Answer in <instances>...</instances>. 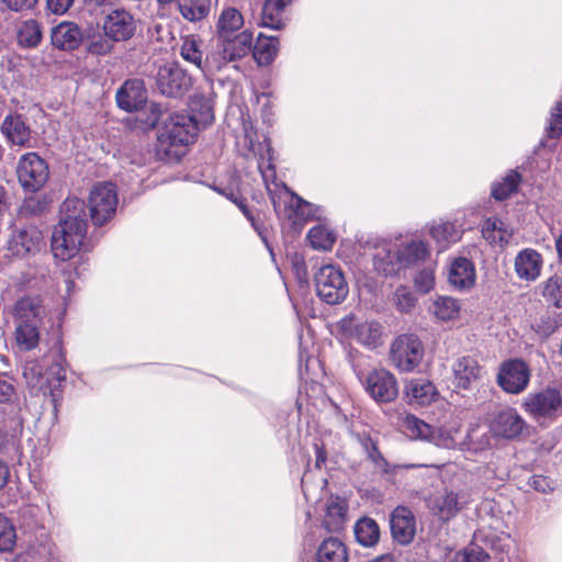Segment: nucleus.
I'll return each instance as SVG.
<instances>
[{"instance_id": "obj_59", "label": "nucleus", "mask_w": 562, "mask_h": 562, "mask_svg": "<svg viewBox=\"0 0 562 562\" xmlns=\"http://www.w3.org/2000/svg\"><path fill=\"white\" fill-rule=\"evenodd\" d=\"M488 554L479 546L467 548L462 554L463 562H487Z\"/></svg>"}, {"instance_id": "obj_28", "label": "nucleus", "mask_w": 562, "mask_h": 562, "mask_svg": "<svg viewBox=\"0 0 562 562\" xmlns=\"http://www.w3.org/2000/svg\"><path fill=\"white\" fill-rule=\"evenodd\" d=\"M406 396L414 405L427 406L438 396L436 386L425 379H413L406 384Z\"/></svg>"}, {"instance_id": "obj_31", "label": "nucleus", "mask_w": 562, "mask_h": 562, "mask_svg": "<svg viewBox=\"0 0 562 562\" xmlns=\"http://www.w3.org/2000/svg\"><path fill=\"white\" fill-rule=\"evenodd\" d=\"M347 504L339 497H330L326 502L323 526L328 532L341 530L346 522Z\"/></svg>"}, {"instance_id": "obj_36", "label": "nucleus", "mask_w": 562, "mask_h": 562, "mask_svg": "<svg viewBox=\"0 0 562 562\" xmlns=\"http://www.w3.org/2000/svg\"><path fill=\"white\" fill-rule=\"evenodd\" d=\"M482 234L491 244L504 246L509 243L513 229L502 220L488 217L483 224Z\"/></svg>"}, {"instance_id": "obj_46", "label": "nucleus", "mask_w": 562, "mask_h": 562, "mask_svg": "<svg viewBox=\"0 0 562 562\" xmlns=\"http://www.w3.org/2000/svg\"><path fill=\"white\" fill-rule=\"evenodd\" d=\"M311 246L316 250H330L335 244V234L324 225L312 227L307 234Z\"/></svg>"}, {"instance_id": "obj_42", "label": "nucleus", "mask_w": 562, "mask_h": 562, "mask_svg": "<svg viewBox=\"0 0 562 562\" xmlns=\"http://www.w3.org/2000/svg\"><path fill=\"white\" fill-rule=\"evenodd\" d=\"M459 425L439 427L434 429L430 442L443 449H459L462 442Z\"/></svg>"}, {"instance_id": "obj_49", "label": "nucleus", "mask_w": 562, "mask_h": 562, "mask_svg": "<svg viewBox=\"0 0 562 562\" xmlns=\"http://www.w3.org/2000/svg\"><path fill=\"white\" fill-rule=\"evenodd\" d=\"M392 301L401 313H409L416 305L417 299L406 285H400L393 293Z\"/></svg>"}, {"instance_id": "obj_41", "label": "nucleus", "mask_w": 562, "mask_h": 562, "mask_svg": "<svg viewBox=\"0 0 562 562\" xmlns=\"http://www.w3.org/2000/svg\"><path fill=\"white\" fill-rule=\"evenodd\" d=\"M40 327L32 324L14 323L15 344L22 351H30L37 347L40 341Z\"/></svg>"}, {"instance_id": "obj_29", "label": "nucleus", "mask_w": 562, "mask_h": 562, "mask_svg": "<svg viewBox=\"0 0 562 562\" xmlns=\"http://www.w3.org/2000/svg\"><path fill=\"white\" fill-rule=\"evenodd\" d=\"M202 41L194 35H187L181 38L180 56L188 63L194 65L203 74L213 75V70H210L206 66V56L203 57L201 49Z\"/></svg>"}, {"instance_id": "obj_19", "label": "nucleus", "mask_w": 562, "mask_h": 562, "mask_svg": "<svg viewBox=\"0 0 562 562\" xmlns=\"http://www.w3.org/2000/svg\"><path fill=\"white\" fill-rule=\"evenodd\" d=\"M397 245L384 243L375 247L372 263L376 273L383 277L397 274L402 269Z\"/></svg>"}, {"instance_id": "obj_39", "label": "nucleus", "mask_w": 562, "mask_h": 562, "mask_svg": "<svg viewBox=\"0 0 562 562\" xmlns=\"http://www.w3.org/2000/svg\"><path fill=\"white\" fill-rule=\"evenodd\" d=\"M461 311V303L452 296H437L430 307L432 315L441 321L449 322L458 318Z\"/></svg>"}, {"instance_id": "obj_27", "label": "nucleus", "mask_w": 562, "mask_h": 562, "mask_svg": "<svg viewBox=\"0 0 562 562\" xmlns=\"http://www.w3.org/2000/svg\"><path fill=\"white\" fill-rule=\"evenodd\" d=\"M244 23V16L237 8L225 5L217 15L214 35H237L243 32Z\"/></svg>"}, {"instance_id": "obj_44", "label": "nucleus", "mask_w": 562, "mask_h": 562, "mask_svg": "<svg viewBox=\"0 0 562 562\" xmlns=\"http://www.w3.org/2000/svg\"><path fill=\"white\" fill-rule=\"evenodd\" d=\"M43 37V32L40 23L35 20H26L22 22L18 31V42L22 47L33 48L36 47Z\"/></svg>"}, {"instance_id": "obj_47", "label": "nucleus", "mask_w": 562, "mask_h": 562, "mask_svg": "<svg viewBox=\"0 0 562 562\" xmlns=\"http://www.w3.org/2000/svg\"><path fill=\"white\" fill-rule=\"evenodd\" d=\"M520 176L516 171H510L502 180L493 186L492 195L495 200L503 201L517 190Z\"/></svg>"}, {"instance_id": "obj_24", "label": "nucleus", "mask_w": 562, "mask_h": 562, "mask_svg": "<svg viewBox=\"0 0 562 562\" xmlns=\"http://www.w3.org/2000/svg\"><path fill=\"white\" fill-rule=\"evenodd\" d=\"M448 281L456 290L471 289L475 283L474 265L464 257L454 258L449 266Z\"/></svg>"}, {"instance_id": "obj_30", "label": "nucleus", "mask_w": 562, "mask_h": 562, "mask_svg": "<svg viewBox=\"0 0 562 562\" xmlns=\"http://www.w3.org/2000/svg\"><path fill=\"white\" fill-rule=\"evenodd\" d=\"M429 235L435 240L438 250L443 251L450 245L461 239L462 232L452 222H434L428 228Z\"/></svg>"}, {"instance_id": "obj_53", "label": "nucleus", "mask_w": 562, "mask_h": 562, "mask_svg": "<svg viewBox=\"0 0 562 562\" xmlns=\"http://www.w3.org/2000/svg\"><path fill=\"white\" fill-rule=\"evenodd\" d=\"M405 424L413 437L430 442L435 429L432 426L415 416H407Z\"/></svg>"}, {"instance_id": "obj_62", "label": "nucleus", "mask_w": 562, "mask_h": 562, "mask_svg": "<svg viewBox=\"0 0 562 562\" xmlns=\"http://www.w3.org/2000/svg\"><path fill=\"white\" fill-rule=\"evenodd\" d=\"M72 3L74 0H46L47 9L58 15L66 13Z\"/></svg>"}, {"instance_id": "obj_12", "label": "nucleus", "mask_w": 562, "mask_h": 562, "mask_svg": "<svg viewBox=\"0 0 562 562\" xmlns=\"http://www.w3.org/2000/svg\"><path fill=\"white\" fill-rule=\"evenodd\" d=\"M468 503V496L463 491H454L448 486L426 498V505L431 514L445 521L456 517Z\"/></svg>"}, {"instance_id": "obj_15", "label": "nucleus", "mask_w": 562, "mask_h": 562, "mask_svg": "<svg viewBox=\"0 0 562 562\" xmlns=\"http://www.w3.org/2000/svg\"><path fill=\"white\" fill-rule=\"evenodd\" d=\"M191 86V76L177 64H165L157 70L156 87L166 97H182Z\"/></svg>"}, {"instance_id": "obj_56", "label": "nucleus", "mask_w": 562, "mask_h": 562, "mask_svg": "<svg viewBox=\"0 0 562 562\" xmlns=\"http://www.w3.org/2000/svg\"><path fill=\"white\" fill-rule=\"evenodd\" d=\"M111 42L113 41L108 38L105 35H97L90 41L88 45V52L95 56H104L109 54L113 48Z\"/></svg>"}, {"instance_id": "obj_11", "label": "nucleus", "mask_w": 562, "mask_h": 562, "mask_svg": "<svg viewBox=\"0 0 562 562\" xmlns=\"http://www.w3.org/2000/svg\"><path fill=\"white\" fill-rule=\"evenodd\" d=\"M338 328L345 338L353 339L368 349L382 345L383 327L376 321L359 322L353 316H346L338 323Z\"/></svg>"}, {"instance_id": "obj_63", "label": "nucleus", "mask_w": 562, "mask_h": 562, "mask_svg": "<svg viewBox=\"0 0 562 562\" xmlns=\"http://www.w3.org/2000/svg\"><path fill=\"white\" fill-rule=\"evenodd\" d=\"M314 448L316 452L315 467L321 469L327 461V452L322 445L314 443Z\"/></svg>"}, {"instance_id": "obj_16", "label": "nucleus", "mask_w": 562, "mask_h": 562, "mask_svg": "<svg viewBox=\"0 0 562 562\" xmlns=\"http://www.w3.org/2000/svg\"><path fill=\"white\" fill-rule=\"evenodd\" d=\"M136 27L135 18L123 8L112 9L103 18L104 35L113 42H124L132 38Z\"/></svg>"}, {"instance_id": "obj_35", "label": "nucleus", "mask_w": 562, "mask_h": 562, "mask_svg": "<svg viewBox=\"0 0 562 562\" xmlns=\"http://www.w3.org/2000/svg\"><path fill=\"white\" fill-rule=\"evenodd\" d=\"M23 378L31 390L50 393V380L45 376L43 364L36 360L26 361L23 367Z\"/></svg>"}, {"instance_id": "obj_5", "label": "nucleus", "mask_w": 562, "mask_h": 562, "mask_svg": "<svg viewBox=\"0 0 562 562\" xmlns=\"http://www.w3.org/2000/svg\"><path fill=\"white\" fill-rule=\"evenodd\" d=\"M314 281L318 297L327 304H340L349 293L345 273L339 266H322L315 273Z\"/></svg>"}, {"instance_id": "obj_34", "label": "nucleus", "mask_w": 562, "mask_h": 562, "mask_svg": "<svg viewBox=\"0 0 562 562\" xmlns=\"http://www.w3.org/2000/svg\"><path fill=\"white\" fill-rule=\"evenodd\" d=\"M492 436L490 431H481L477 426H472L462 438L460 451L470 454L486 451L492 447Z\"/></svg>"}, {"instance_id": "obj_61", "label": "nucleus", "mask_w": 562, "mask_h": 562, "mask_svg": "<svg viewBox=\"0 0 562 562\" xmlns=\"http://www.w3.org/2000/svg\"><path fill=\"white\" fill-rule=\"evenodd\" d=\"M165 109L158 103H151L148 109V115L145 120L147 126L154 128L164 115Z\"/></svg>"}, {"instance_id": "obj_18", "label": "nucleus", "mask_w": 562, "mask_h": 562, "mask_svg": "<svg viewBox=\"0 0 562 562\" xmlns=\"http://www.w3.org/2000/svg\"><path fill=\"white\" fill-rule=\"evenodd\" d=\"M390 527L393 539L400 544H408L416 533V520L413 512L397 506L391 514Z\"/></svg>"}, {"instance_id": "obj_52", "label": "nucleus", "mask_w": 562, "mask_h": 562, "mask_svg": "<svg viewBox=\"0 0 562 562\" xmlns=\"http://www.w3.org/2000/svg\"><path fill=\"white\" fill-rule=\"evenodd\" d=\"M16 541V532L12 522L0 514V552H10L13 550Z\"/></svg>"}, {"instance_id": "obj_14", "label": "nucleus", "mask_w": 562, "mask_h": 562, "mask_svg": "<svg viewBox=\"0 0 562 562\" xmlns=\"http://www.w3.org/2000/svg\"><path fill=\"white\" fill-rule=\"evenodd\" d=\"M44 246L42 231L32 224L14 226L8 243V249L13 256L20 258L33 256L40 252Z\"/></svg>"}, {"instance_id": "obj_60", "label": "nucleus", "mask_w": 562, "mask_h": 562, "mask_svg": "<svg viewBox=\"0 0 562 562\" xmlns=\"http://www.w3.org/2000/svg\"><path fill=\"white\" fill-rule=\"evenodd\" d=\"M38 0H1L3 5L10 11L22 12L33 9Z\"/></svg>"}, {"instance_id": "obj_13", "label": "nucleus", "mask_w": 562, "mask_h": 562, "mask_svg": "<svg viewBox=\"0 0 562 562\" xmlns=\"http://www.w3.org/2000/svg\"><path fill=\"white\" fill-rule=\"evenodd\" d=\"M16 173L24 190L36 192L48 180V165L36 153H26L19 160Z\"/></svg>"}, {"instance_id": "obj_37", "label": "nucleus", "mask_w": 562, "mask_h": 562, "mask_svg": "<svg viewBox=\"0 0 562 562\" xmlns=\"http://www.w3.org/2000/svg\"><path fill=\"white\" fill-rule=\"evenodd\" d=\"M177 9L180 15L188 22H200L211 11V0H177Z\"/></svg>"}, {"instance_id": "obj_26", "label": "nucleus", "mask_w": 562, "mask_h": 562, "mask_svg": "<svg viewBox=\"0 0 562 562\" xmlns=\"http://www.w3.org/2000/svg\"><path fill=\"white\" fill-rule=\"evenodd\" d=\"M1 131L14 145L31 147V130L20 114H9L1 124Z\"/></svg>"}, {"instance_id": "obj_2", "label": "nucleus", "mask_w": 562, "mask_h": 562, "mask_svg": "<svg viewBox=\"0 0 562 562\" xmlns=\"http://www.w3.org/2000/svg\"><path fill=\"white\" fill-rule=\"evenodd\" d=\"M214 119L213 109L209 100L201 103L199 115H189L184 113H173L164 122L158 135L161 145L167 146H187L193 143L200 125L205 127Z\"/></svg>"}, {"instance_id": "obj_51", "label": "nucleus", "mask_w": 562, "mask_h": 562, "mask_svg": "<svg viewBox=\"0 0 562 562\" xmlns=\"http://www.w3.org/2000/svg\"><path fill=\"white\" fill-rule=\"evenodd\" d=\"M544 299L558 308H562V278L559 276L550 277L542 289Z\"/></svg>"}, {"instance_id": "obj_1", "label": "nucleus", "mask_w": 562, "mask_h": 562, "mask_svg": "<svg viewBox=\"0 0 562 562\" xmlns=\"http://www.w3.org/2000/svg\"><path fill=\"white\" fill-rule=\"evenodd\" d=\"M60 212L64 217L53 231L50 248L55 258L66 261L79 252L87 235L85 202L78 198H67Z\"/></svg>"}, {"instance_id": "obj_3", "label": "nucleus", "mask_w": 562, "mask_h": 562, "mask_svg": "<svg viewBox=\"0 0 562 562\" xmlns=\"http://www.w3.org/2000/svg\"><path fill=\"white\" fill-rule=\"evenodd\" d=\"M252 49V33L244 30L237 35H214L206 52V66L216 74L229 64L238 69L237 61L241 60Z\"/></svg>"}, {"instance_id": "obj_40", "label": "nucleus", "mask_w": 562, "mask_h": 562, "mask_svg": "<svg viewBox=\"0 0 562 562\" xmlns=\"http://www.w3.org/2000/svg\"><path fill=\"white\" fill-rule=\"evenodd\" d=\"M45 362L52 361L50 366L46 369L45 376L50 380V392L56 387V383L60 384L66 379V371L64 367V355L59 344H56L49 356H45Z\"/></svg>"}, {"instance_id": "obj_6", "label": "nucleus", "mask_w": 562, "mask_h": 562, "mask_svg": "<svg viewBox=\"0 0 562 562\" xmlns=\"http://www.w3.org/2000/svg\"><path fill=\"white\" fill-rule=\"evenodd\" d=\"M355 372L364 387L366 392L376 403H391L398 395V385L395 376L385 369H373L369 372L358 370L353 364Z\"/></svg>"}, {"instance_id": "obj_25", "label": "nucleus", "mask_w": 562, "mask_h": 562, "mask_svg": "<svg viewBox=\"0 0 562 562\" xmlns=\"http://www.w3.org/2000/svg\"><path fill=\"white\" fill-rule=\"evenodd\" d=\"M52 44L64 50H72L80 46L83 32L74 22H61L52 31Z\"/></svg>"}, {"instance_id": "obj_50", "label": "nucleus", "mask_w": 562, "mask_h": 562, "mask_svg": "<svg viewBox=\"0 0 562 562\" xmlns=\"http://www.w3.org/2000/svg\"><path fill=\"white\" fill-rule=\"evenodd\" d=\"M435 269L436 263L429 262L425 268L416 273L414 278V285L418 292L427 294L435 288Z\"/></svg>"}, {"instance_id": "obj_21", "label": "nucleus", "mask_w": 562, "mask_h": 562, "mask_svg": "<svg viewBox=\"0 0 562 562\" xmlns=\"http://www.w3.org/2000/svg\"><path fill=\"white\" fill-rule=\"evenodd\" d=\"M117 106L126 112L139 110L147 100V91L143 81L127 80L116 92Z\"/></svg>"}, {"instance_id": "obj_7", "label": "nucleus", "mask_w": 562, "mask_h": 562, "mask_svg": "<svg viewBox=\"0 0 562 562\" xmlns=\"http://www.w3.org/2000/svg\"><path fill=\"white\" fill-rule=\"evenodd\" d=\"M525 412L536 422H552L562 415V395L557 389L529 393L524 402Z\"/></svg>"}, {"instance_id": "obj_10", "label": "nucleus", "mask_w": 562, "mask_h": 562, "mask_svg": "<svg viewBox=\"0 0 562 562\" xmlns=\"http://www.w3.org/2000/svg\"><path fill=\"white\" fill-rule=\"evenodd\" d=\"M117 207V193L111 182L95 184L89 196L91 221L101 226L115 214Z\"/></svg>"}, {"instance_id": "obj_58", "label": "nucleus", "mask_w": 562, "mask_h": 562, "mask_svg": "<svg viewBox=\"0 0 562 562\" xmlns=\"http://www.w3.org/2000/svg\"><path fill=\"white\" fill-rule=\"evenodd\" d=\"M528 485L537 492L549 493L554 490V483L547 476L532 475L528 480Z\"/></svg>"}, {"instance_id": "obj_64", "label": "nucleus", "mask_w": 562, "mask_h": 562, "mask_svg": "<svg viewBox=\"0 0 562 562\" xmlns=\"http://www.w3.org/2000/svg\"><path fill=\"white\" fill-rule=\"evenodd\" d=\"M436 469L440 470V474L443 477L449 476L450 474H454L458 471V465L456 463H446L441 465H434Z\"/></svg>"}, {"instance_id": "obj_32", "label": "nucleus", "mask_w": 562, "mask_h": 562, "mask_svg": "<svg viewBox=\"0 0 562 562\" xmlns=\"http://www.w3.org/2000/svg\"><path fill=\"white\" fill-rule=\"evenodd\" d=\"M403 269L426 261L430 256L428 245L423 240L413 239L397 245Z\"/></svg>"}, {"instance_id": "obj_57", "label": "nucleus", "mask_w": 562, "mask_h": 562, "mask_svg": "<svg viewBox=\"0 0 562 562\" xmlns=\"http://www.w3.org/2000/svg\"><path fill=\"white\" fill-rule=\"evenodd\" d=\"M15 394V389L12 379L3 373H0V403L10 402Z\"/></svg>"}, {"instance_id": "obj_55", "label": "nucleus", "mask_w": 562, "mask_h": 562, "mask_svg": "<svg viewBox=\"0 0 562 562\" xmlns=\"http://www.w3.org/2000/svg\"><path fill=\"white\" fill-rule=\"evenodd\" d=\"M546 132L551 138H557L562 134V100L551 109Z\"/></svg>"}, {"instance_id": "obj_23", "label": "nucleus", "mask_w": 562, "mask_h": 562, "mask_svg": "<svg viewBox=\"0 0 562 562\" xmlns=\"http://www.w3.org/2000/svg\"><path fill=\"white\" fill-rule=\"evenodd\" d=\"M45 310L38 296H23L13 308V323L32 324L41 327Z\"/></svg>"}, {"instance_id": "obj_45", "label": "nucleus", "mask_w": 562, "mask_h": 562, "mask_svg": "<svg viewBox=\"0 0 562 562\" xmlns=\"http://www.w3.org/2000/svg\"><path fill=\"white\" fill-rule=\"evenodd\" d=\"M279 42L273 36H259L254 46V57L259 65H269L278 54Z\"/></svg>"}, {"instance_id": "obj_43", "label": "nucleus", "mask_w": 562, "mask_h": 562, "mask_svg": "<svg viewBox=\"0 0 562 562\" xmlns=\"http://www.w3.org/2000/svg\"><path fill=\"white\" fill-rule=\"evenodd\" d=\"M356 540L363 547H373L380 538V529L372 518H361L355 525Z\"/></svg>"}, {"instance_id": "obj_33", "label": "nucleus", "mask_w": 562, "mask_h": 562, "mask_svg": "<svg viewBox=\"0 0 562 562\" xmlns=\"http://www.w3.org/2000/svg\"><path fill=\"white\" fill-rule=\"evenodd\" d=\"M292 0H266L261 12V25L272 30L284 26V10Z\"/></svg>"}, {"instance_id": "obj_20", "label": "nucleus", "mask_w": 562, "mask_h": 562, "mask_svg": "<svg viewBox=\"0 0 562 562\" xmlns=\"http://www.w3.org/2000/svg\"><path fill=\"white\" fill-rule=\"evenodd\" d=\"M453 382L456 387L461 390H470L479 382L484 374L483 367L469 356L457 359L452 366Z\"/></svg>"}, {"instance_id": "obj_4", "label": "nucleus", "mask_w": 562, "mask_h": 562, "mask_svg": "<svg viewBox=\"0 0 562 562\" xmlns=\"http://www.w3.org/2000/svg\"><path fill=\"white\" fill-rule=\"evenodd\" d=\"M258 169L261 173L262 180L270 194L271 202L276 212H281L282 207L290 209L301 217L308 216V212L305 209H310L311 205L302 198L289 190L284 184L276 183V168L269 157L267 160L261 158L258 162Z\"/></svg>"}, {"instance_id": "obj_48", "label": "nucleus", "mask_w": 562, "mask_h": 562, "mask_svg": "<svg viewBox=\"0 0 562 562\" xmlns=\"http://www.w3.org/2000/svg\"><path fill=\"white\" fill-rule=\"evenodd\" d=\"M368 457L374 463L375 469L381 471L384 474L391 475L396 473L400 469H411L416 468V464H395L391 465L379 451L378 447L374 443H371L370 448H368Z\"/></svg>"}, {"instance_id": "obj_54", "label": "nucleus", "mask_w": 562, "mask_h": 562, "mask_svg": "<svg viewBox=\"0 0 562 562\" xmlns=\"http://www.w3.org/2000/svg\"><path fill=\"white\" fill-rule=\"evenodd\" d=\"M218 192L221 194H224L226 198H228L231 201H233L238 206V209L243 212L245 217L250 222V224L254 227V229L261 237L262 241L266 245H268L267 238H266L263 229H262V226L257 222V220H256L255 215L252 214V212L247 207L244 199H240V198L236 196L233 192H231V193H227L225 191H218Z\"/></svg>"}, {"instance_id": "obj_9", "label": "nucleus", "mask_w": 562, "mask_h": 562, "mask_svg": "<svg viewBox=\"0 0 562 562\" xmlns=\"http://www.w3.org/2000/svg\"><path fill=\"white\" fill-rule=\"evenodd\" d=\"M531 370L528 363L519 358L502 362L496 376L497 385L507 394L522 393L529 385Z\"/></svg>"}, {"instance_id": "obj_38", "label": "nucleus", "mask_w": 562, "mask_h": 562, "mask_svg": "<svg viewBox=\"0 0 562 562\" xmlns=\"http://www.w3.org/2000/svg\"><path fill=\"white\" fill-rule=\"evenodd\" d=\"M316 559L317 562H347L346 546L338 538L329 537L318 547Z\"/></svg>"}, {"instance_id": "obj_17", "label": "nucleus", "mask_w": 562, "mask_h": 562, "mask_svg": "<svg viewBox=\"0 0 562 562\" xmlns=\"http://www.w3.org/2000/svg\"><path fill=\"white\" fill-rule=\"evenodd\" d=\"M527 424L513 407L495 412L490 420V432L493 437L512 440L519 437Z\"/></svg>"}, {"instance_id": "obj_8", "label": "nucleus", "mask_w": 562, "mask_h": 562, "mask_svg": "<svg viewBox=\"0 0 562 562\" xmlns=\"http://www.w3.org/2000/svg\"><path fill=\"white\" fill-rule=\"evenodd\" d=\"M424 358V345L413 334L398 336L391 347L392 363L403 372L416 369Z\"/></svg>"}, {"instance_id": "obj_22", "label": "nucleus", "mask_w": 562, "mask_h": 562, "mask_svg": "<svg viewBox=\"0 0 562 562\" xmlns=\"http://www.w3.org/2000/svg\"><path fill=\"white\" fill-rule=\"evenodd\" d=\"M515 272L520 280L536 281L542 271V256L535 249L525 248L515 258Z\"/></svg>"}]
</instances>
